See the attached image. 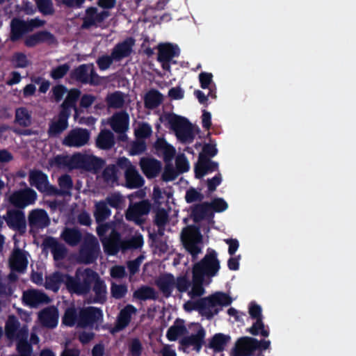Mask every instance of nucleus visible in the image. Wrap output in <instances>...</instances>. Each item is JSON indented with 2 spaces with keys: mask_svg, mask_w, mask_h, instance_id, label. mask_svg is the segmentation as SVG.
<instances>
[{
  "mask_svg": "<svg viewBox=\"0 0 356 356\" xmlns=\"http://www.w3.org/2000/svg\"><path fill=\"white\" fill-rule=\"evenodd\" d=\"M168 122L177 138L183 143H191L197 132V129L184 118L175 115H170Z\"/></svg>",
  "mask_w": 356,
  "mask_h": 356,
  "instance_id": "obj_6",
  "label": "nucleus"
},
{
  "mask_svg": "<svg viewBox=\"0 0 356 356\" xmlns=\"http://www.w3.org/2000/svg\"><path fill=\"white\" fill-rule=\"evenodd\" d=\"M169 196L170 193L163 192L159 187H154L152 198L155 204L161 205L163 202L165 197H169Z\"/></svg>",
  "mask_w": 356,
  "mask_h": 356,
  "instance_id": "obj_61",
  "label": "nucleus"
},
{
  "mask_svg": "<svg viewBox=\"0 0 356 356\" xmlns=\"http://www.w3.org/2000/svg\"><path fill=\"white\" fill-rule=\"evenodd\" d=\"M58 311L55 307H48L38 313L40 323L44 327L54 328L58 324Z\"/></svg>",
  "mask_w": 356,
  "mask_h": 356,
  "instance_id": "obj_22",
  "label": "nucleus"
},
{
  "mask_svg": "<svg viewBox=\"0 0 356 356\" xmlns=\"http://www.w3.org/2000/svg\"><path fill=\"white\" fill-rule=\"evenodd\" d=\"M176 168L179 174L188 170V163L184 155L177 156L176 159Z\"/></svg>",
  "mask_w": 356,
  "mask_h": 356,
  "instance_id": "obj_64",
  "label": "nucleus"
},
{
  "mask_svg": "<svg viewBox=\"0 0 356 356\" xmlns=\"http://www.w3.org/2000/svg\"><path fill=\"white\" fill-rule=\"evenodd\" d=\"M129 115L124 111L115 113L108 120V124L116 133L127 131L129 129Z\"/></svg>",
  "mask_w": 356,
  "mask_h": 356,
  "instance_id": "obj_20",
  "label": "nucleus"
},
{
  "mask_svg": "<svg viewBox=\"0 0 356 356\" xmlns=\"http://www.w3.org/2000/svg\"><path fill=\"white\" fill-rule=\"evenodd\" d=\"M102 317L101 311L97 308L89 307L80 310L77 325L80 327H86L92 325Z\"/></svg>",
  "mask_w": 356,
  "mask_h": 356,
  "instance_id": "obj_16",
  "label": "nucleus"
},
{
  "mask_svg": "<svg viewBox=\"0 0 356 356\" xmlns=\"http://www.w3.org/2000/svg\"><path fill=\"white\" fill-rule=\"evenodd\" d=\"M118 165L124 170L126 186L130 188L141 187L144 179L136 168L125 157L120 158L117 161Z\"/></svg>",
  "mask_w": 356,
  "mask_h": 356,
  "instance_id": "obj_9",
  "label": "nucleus"
},
{
  "mask_svg": "<svg viewBox=\"0 0 356 356\" xmlns=\"http://www.w3.org/2000/svg\"><path fill=\"white\" fill-rule=\"evenodd\" d=\"M134 44L135 40L131 38H127L123 42L118 43L112 50L113 58L115 61H119L128 57L132 51Z\"/></svg>",
  "mask_w": 356,
  "mask_h": 356,
  "instance_id": "obj_25",
  "label": "nucleus"
},
{
  "mask_svg": "<svg viewBox=\"0 0 356 356\" xmlns=\"http://www.w3.org/2000/svg\"><path fill=\"white\" fill-rule=\"evenodd\" d=\"M152 209V204L149 200H143L136 202H130L125 211L124 216L127 220L141 226L147 220V216Z\"/></svg>",
  "mask_w": 356,
  "mask_h": 356,
  "instance_id": "obj_7",
  "label": "nucleus"
},
{
  "mask_svg": "<svg viewBox=\"0 0 356 356\" xmlns=\"http://www.w3.org/2000/svg\"><path fill=\"white\" fill-rule=\"evenodd\" d=\"M151 127L147 124H140L135 130V135L138 139H142L150 136Z\"/></svg>",
  "mask_w": 356,
  "mask_h": 356,
  "instance_id": "obj_60",
  "label": "nucleus"
},
{
  "mask_svg": "<svg viewBox=\"0 0 356 356\" xmlns=\"http://www.w3.org/2000/svg\"><path fill=\"white\" fill-rule=\"evenodd\" d=\"M204 331L200 328L195 334L184 337L181 339V343L185 346H193L197 351H199L203 343Z\"/></svg>",
  "mask_w": 356,
  "mask_h": 356,
  "instance_id": "obj_39",
  "label": "nucleus"
},
{
  "mask_svg": "<svg viewBox=\"0 0 356 356\" xmlns=\"http://www.w3.org/2000/svg\"><path fill=\"white\" fill-rule=\"evenodd\" d=\"M137 309L131 305H127L122 309L118 318L115 330L119 331L127 327L131 321V316L136 314Z\"/></svg>",
  "mask_w": 356,
  "mask_h": 356,
  "instance_id": "obj_30",
  "label": "nucleus"
},
{
  "mask_svg": "<svg viewBox=\"0 0 356 356\" xmlns=\"http://www.w3.org/2000/svg\"><path fill=\"white\" fill-rule=\"evenodd\" d=\"M231 302L232 298L229 296L222 292H216L200 300V304L202 307V314L207 318H210L218 313L216 307L227 306Z\"/></svg>",
  "mask_w": 356,
  "mask_h": 356,
  "instance_id": "obj_8",
  "label": "nucleus"
},
{
  "mask_svg": "<svg viewBox=\"0 0 356 356\" xmlns=\"http://www.w3.org/2000/svg\"><path fill=\"white\" fill-rule=\"evenodd\" d=\"M249 314L252 318L257 321L250 328V332L253 335L261 334L264 337H267L269 334L268 331L265 329L261 318V309L260 306L256 304H252L249 308Z\"/></svg>",
  "mask_w": 356,
  "mask_h": 356,
  "instance_id": "obj_14",
  "label": "nucleus"
},
{
  "mask_svg": "<svg viewBox=\"0 0 356 356\" xmlns=\"http://www.w3.org/2000/svg\"><path fill=\"white\" fill-rule=\"evenodd\" d=\"M101 241L105 252L108 254H116L120 250H122V241L120 234L115 230H112L108 236L102 238Z\"/></svg>",
  "mask_w": 356,
  "mask_h": 356,
  "instance_id": "obj_17",
  "label": "nucleus"
},
{
  "mask_svg": "<svg viewBox=\"0 0 356 356\" xmlns=\"http://www.w3.org/2000/svg\"><path fill=\"white\" fill-rule=\"evenodd\" d=\"M127 286L125 284H111V293L115 299L122 298L127 294Z\"/></svg>",
  "mask_w": 356,
  "mask_h": 356,
  "instance_id": "obj_56",
  "label": "nucleus"
},
{
  "mask_svg": "<svg viewBox=\"0 0 356 356\" xmlns=\"http://www.w3.org/2000/svg\"><path fill=\"white\" fill-rule=\"evenodd\" d=\"M54 163L60 168L68 169L83 168L88 171H97L104 164V161L93 155L75 154L72 156H58Z\"/></svg>",
  "mask_w": 356,
  "mask_h": 356,
  "instance_id": "obj_2",
  "label": "nucleus"
},
{
  "mask_svg": "<svg viewBox=\"0 0 356 356\" xmlns=\"http://www.w3.org/2000/svg\"><path fill=\"white\" fill-rule=\"evenodd\" d=\"M179 49L170 44H162L159 46L158 60L159 61H170L178 54Z\"/></svg>",
  "mask_w": 356,
  "mask_h": 356,
  "instance_id": "obj_36",
  "label": "nucleus"
},
{
  "mask_svg": "<svg viewBox=\"0 0 356 356\" xmlns=\"http://www.w3.org/2000/svg\"><path fill=\"white\" fill-rule=\"evenodd\" d=\"M156 285L165 297H169L172 290L177 289L179 293L187 292L191 289L192 282L186 275L175 277L171 274L159 276L155 281Z\"/></svg>",
  "mask_w": 356,
  "mask_h": 356,
  "instance_id": "obj_4",
  "label": "nucleus"
},
{
  "mask_svg": "<svg viewBox=\"0 0 356 356\" xmlns=\"http://www.w3.org/2000/svg\"><path fill=\"white\" fill-rule=\"evenodd\" d=\"M122 250L125 251L129 249H136L140 248L143 244V236L137 234L131 237L130 239L122 241Z\"/></svg>",
  "mask_w": 356,
  "mask_h": 356,
  "instance_id": "obj_47",
  "label": "nucleus"
},
{
  "mask_svg": "<svg viewBox=\"0 0 356 356\" xmlns=\"http://www.w3.org/2000/svg\"><path fill=\"white\" fill-rule=\"evenodd\" d=\"M61 237L68 245L75 246L80 242L81 234L76 229L65 228L61 234Z\"/></svg>",
  "mask_w": 356,
  "mask_h": 356,
  "instance_id": "obj_43",
  "label": "nucleus"
},
{
  "mask_svg": "<svg viewBox=\"0 0 356 356\" xmlns=\"http://www.w3.org/2000/svg\"><path fill=\"white\" fill-rule=\"evenodd\" d=\"M154 222L159 228L164 227L169 222V216L164 209H158L155 211Z\"/></svg>",
  "mask_w": 356,
  "mask_h": 356,
  "instance_id": "obj_50",
  "label": "nucleus"
},
{
  "mask_svg": "<svg viewBox=\"0 0 356 356\" xmlns=\"http://www.w3.org/2000/svg\"><path fill=\"white\" fill-rule=\"evenodd\" d=\"M93 284V291L95 294V301L103 303L106 298V286L104 282L101 279L98 275Z\"/></svg>",
  "mask_w": 356,
  "mask_h": 356,
  "instance_id": "obj_38",
  "label": "nucleus"
},
{
  "mask_svg": "<svg viewBox=\"0 0 356 356\" xmlns=\"http://www.w3.org/2000/svg\"><path fill=\"white\" fill-rule=\"evenodd\" d=\"M96 144L97 146L100 149H111L115 144L113 134L108 130L102 131L96 139Z\"/></svg>",
  "mask_w": 356,
  "mask_h": 356,
  "instance_id": "obj_34",
  "label": "nucleus"
},
{
  "mask_svg": "<svg viewBox=\"0 0 356 356\" xmlns=\"http://www.w3.org/2000/svg\"><path fill=\"white\" fill-rule=\"evenodd\" d=\"M126 95L119 91L108 94L106 96V102L109 108H120L125 103Z\"/></svg>",
  "mask_w": 356,
  "mask_h": 356,
  "instance_id": "obj_40",
  "label": "nucleus"
},
{
  "mask_svg": "<svg viewBox=\"0 0 356 356\" xmlns=\"http://www.w3.org/2000/svg\"><path fill=\"white\" fill-rule=\"evenodd\" d=\"M29 225L32 229H38L47 227L50 222L47 212L43 209H35L29 215Z\"/></svg>",
  "mask_w": 356,
  "mask_h": 356,
  "instance_id": "obj_23",
  "label": "nucleus"
},
{
  "mask_svg": "<svg viewBox=\"0 0 356 356\" xmlns=\"http://www.w3.org/2000/svg\"><path fill=\"white\" fill-rule=\"evenodd\" d=\"M10 28V40L13 41L19 40L24 33L29 32L26 21L17 18H14L11 21Z\"/></svg>",
  "mask_w": 356,
  "mask_h": 356,
  "instance_id": "obj_31",
  "label": "nucleus"
},
{
  "mask_svg": "<svg viewBox=\"0 0 356 356\" xmlns=\"http://www.w3.org/2000/svg\"><path fill=\"white\" fill-rule=\"evenodd\" d=\"M70 113L67 111H61L57 118L51 122L48 133L50 136H56L68 127L67 119Z\"/></svg>",
  "mask_w": 356,
  "mask_h": 356,
  "instance_id": "obj_27",
  "label": "nucleus"
},
{
  "mask_svg": "<svg viewBox=\"0 0 356 356\" xmlns=\"http://www.w3.org/2000/svg\"><path fill=\"white\" fill-rule=\"evenodd\" d=\"M217 166V163H213L206 158H203L202 154H200V160L195 167L196 177L200 178L207 172L216 170Z\"/></svg>",
  "mask_w": 356,
  "mask_h": 356,
  "instance_id": "obj_35",
  "label": "nucleus"
},
{
  "mask_svg": "<svg viewBox=\"0 0 356 356\" xmlns=\"http://www.w3.org/2000/svg\"><path fill=\"white\" fill-rule=\"evenodd\" d=\"M13 61L15 67H26L30 62L26 56L22 53H17L13 56Z\"/></svg>",
  "mask_w": 356,
  "mask_h": 356,
  "instance_id": "obj_63",
  "label": "nucleus"
},
{
  "mask_svg": "<svg viewBox=\"0 0 356 356\" xmlns=\"http://www.w3.org/2000/svg\"><path fill=\"white\" fill-rule=\"evenodd\" d=\"M6 334L10 339H17L28 337V329L26 326L19 327L18 320L13 316H10L6 323Z\"/></svg>",
  "mask_w": 356,
  "mask_h": 356,
  "instance_id": "obj_13",
  "label": "nucleus"
},
{
  "mask_svg": "<svg viewBox=\"0 0 356 356\" xmlns=\"http://www.w3.org/2000/svg\"><path fill=\"white\" fill-rule=\"evenodd\" d=\"M44 245L46 249L50 250L56 261L63 259L66 255L67 251L65 247L53 238H47L45 239Z\"/></svg>",
  "mask_w": 356,
  "mask_h": 356,
  "instance_id": "obj_29",
  "label": "nucleus"
},
{
  "mask_svg": "<svg viewBox=\"0 0 356 356\" xmlns=\"http://www.w3.org/2000/svg\"><path fill=\"white\" fill-rule=\"evenodd\" d=\"M98 275L89 268H78L74 277L69 276L67 289L79 295H86L90 291L91 286Z\"/></svg>",
  "mask_w": 356,
  "mask_h": 356,
  "instance_id": "obj_3",
  "label": "nucleus"
},
{
  "mask_svg": "<svg viewBox=\"0 0 356 356\" xmlns=\"http://www.w3.org/2000/svg\"><path fill=\"white\" fill-rule=\"evenodd\" d=\"M78 316H76V311L74 308H68L66 309L63 318V323L67 326H72L77 323Z\"/></svg>",
  "mask_w": 356,
  "mask_h": 356,
  "instance_id": "obj_57",
  "label": "nucleus"
},
{
  "mask_svg": "<svg viewBox=\"0 0 356 356\" xmlns=\"http://www.w3.org/2000/svg\"><path fill=\"white\" fill-rule=\"evenodd\" d=\"M229 337L222 334H216L213 337L210 343V346L216 350L220 351L223 349L224 346L229 341Z\"/></svg>",
  "mask_w": 356,
  "mask_h": 356,
  "instance_id": "obj_51",
  "label": "nucleus"
},
{
  "mask_svg": "<svg viewBox=\"0 0 356 356\" xmlns=\"http://www.w3.org/2000/svg\"><path fill=\"white\" fill-rule=\"evenodd\" d=\"M22 300L26 305L36 307L40 304L49 302L50 298L45 293L38 290L29 289L24 291Z\"/></svg>",
  "mask_w": 356,
  "mask_h": 356,
  "instance_id": "obj_19",
  "label": "nucleus"
},
{
  "mask_svg": "<svg viewBox=\"0 0 356 356\" xmlns=\"http://www.w3.org/2000/svg\"><path fill=\"white\" fill-rule=\"evenodd\" d=\"M68 278L69 276L67 275L56 272L47 277L44 286L48 289L57 291L62 283H65L67 288Z\"/></svg>",
  "mask_w": 356,
  "mask_h": 356,
  "instance_id": "obj_32",
  "label": "nucleus"
},
{
  "mask_svg": "<svg viewBox=\"0 0 356 356\" xmlns=\"http://www.w3.org/2000/svg\"><path fill=\"white\" fill-rule=\"evenodd\" d=\"M80 95V92L76 89H72L67 92V95L62 104V111H67L69 108L74 106L75 102Z\"/></svg>",
  "mask_w": 356,
  "mask_h": 356,
  "instance_id": "obj_52",
  "label": "nucleus"
},
{
  "mask_svg": "<svg viewBox=\"0 0 356 356\" xmlns=\"http://www.w3.org/2000/svg\"><path fill=\"white\" fill-rule=\"evenodd\" d=\"M58 185L60 188H56V192H51V195H70L73 184L71 177L65 175L59 177Z\"/></svg>",
  "mask_w": 356,
  "mask_h": 356,
  "instance_id": "obj_44",
  "label": "nucleus"
},
{
  "mask_svg": "<svg viewBox=\"0 0 356 356\" xmlns=\"http://www.w3.org/2000/svg\"><path fill=\"white\" fill-rule=\"evenodd\" d=\"M94 216L97 222H101L107 219L111 215V210L105 201H99L95 203Z\"/></svg>",
  "mask_w": 356,
  "mask_h": 356,
  "instance_id": "obj_41",
  "label": "nucleus"
},
{
  "mask_svg": "<svg viewBox=\"0 0 356 356\" xmlns=\"http://www.w3.org/2000/svg\"><path fill=\"white\" fill-rule=\"evenodd\" d=\"M140 166L148 178L157 176L161 169V163L152 158H142L140 161Z\"/></svg>",
  "mask_w": 356,
  "mask_h": 356,
  "instance_id": "obj_28",
  "label": "nucleus"
},
{
  "mask_svg": "<svg viewBox=\"0 0 356 356\" xmlns=\"http://www.w3.org/2000/svg\"><path fill=\"white\" fill-rule=\"evenodd\" d=\"M73 78L83 83H94L96 74L92 65H82L72 72Z\"/></svg>",
  "mask_w": 356,
  "mask_h": 356,
  "instance_id": "obj_26",
  "label": "nucleus"
},
{
  "mask_svg": "<svg viewBox=\"0 0 356 356\" xmlns=\"http://www.w3.org/2000/svg\"><path fill=\"white\" fill-rule=\"evenodd\" d=\"M180 238L184 248L193 259H196L202 246V236L199 229L194 226H188L182 229Z\"/></svg>",
  "mask_w": 356,
  "mask_h": 356,
  "instance_id": "obj_5",
  "label": "nucleus"
},
{
  "mask_svg": "<svg viewBox=\"0 0 356 356\" xmlns=\"http://www.w3.org/2000/svg\"><path fill=\"white\" fill-rule=\"evenodd\" d=\"M37 198L35 191L27 188L14 192L10 197L9 201L14 206L19 208H24L29 204H33Z\"/></svg>",
  "mask_w": 356,
  "mask_h": 356,
  "instance_id": "obj_12",
  "label": "nucleus"
},
{
  "mask_svg": "<svg viewBox=\"0 0 356 356\" xmlns=\"http://www.w3.org/2000/svg\"><path fill=\"white\" fill-rule=\"evenodd\" d=\"M227 204L221 198H216L211 203L204 202L195 207L194 212L199 217H203L211 209L217 212L225 211Z\"/></svg>",
  "mask_w": 356,
  "mask_h": 356,
  "instance_id": "obj_21",
  "label": "nucleus"
},
{
  "mask_svg": "<svg viewBox=\"0 0 356 356\" xmlns=\"http://www.w3.org/2000/svg\"><path fill=\"white\" fill-rule=\"evenodd\" d=\"M179 174L178 171L173 166L167 165L162 175V179L165 181H172L176 179Z\"/></svg>",
  "mask_w": 356,
  "mask_h": 356,
  "instance_id": "obj_62",
  "label": "nucleus"
},
{
  "mask_svg": "<svg viewBox=\"0 0 356 356\" xmlns=\"http://www.w3.org/2000/svg\"><path fill=\"white\" fill-rule=\"evenodd\" d=\"M29 181L31 186L37 188L41 192L51 195V192H56V188L49 185L47 177L40 170H32L29 172Z\"/></svg>",
  "mask_w": 356,
  "mask_h": 356,
  "instance_id": "obj_15",
  "label": "nucleus"
},
{
  "mask_svg": "<svg viewBox=\"0 0 356 356\" xmlns=\"http://www.w3.org/2000/svg\"><path fill=\"white\" fill-rule=\"evenodd\" d=\"M220 269V261L216 252L211 250L203 259L195 263L192 269V286L188 291L191 298L200 297L205 293L204 284H209L211 277H214Z\"/></svg>",
  "mask_w": 356,
  "mask_h": 356,
  "instance_id": "obj_1",
  "label": "nucleus"
},
{
  "mask_svg": "<svg viewBox=\"0 0 356 356\" xmlns=\"http://www.w3.org/2000/svg\"><path fill=\"white\" fill-rule=\"evenodd\" d=\"M102 177L107 184H113L117 180V173L114 165L107 166L103 171Z\"/></svg>",
  "mask_w": 356,
  "mask_h": 356,
  "instance_id": "obj_53",
  "label": "nucleus"
},
{
  "mask_svg": "<svg viewBox=\"0 0 356 356\" xmlns=\"http://www.w3.org/2000/svg\"><path fill=\"white\" fill-rule=\"evenodd\" d=\"M17 350L20 353V356H30L31 346L27 342V338L17 339Z\"/></svg>",
  "mask_w": 356,
  "mask_h": 356,
  "instance_id": "obj_59",
  "label": "nucleus"
},
{
  "mask_svg": "<svg viewBox=\"0 0 356 356\" xmlns=\"http://www.w3.org/2000/svg\"><path fill=\"white\" fill-rule=\"evenodd\" d=\"M99 251L81 247L79 257V261L84 264H91L97 258Z\"/></svg>",
  "mask_w": 356,
  "mask_h": 356,
  "instance_id": "obj_46",
  "label": "nucleus"
},
{
  "mask_svg": "<svg viewBox=\"0 0 356 356\" xmlns=\"http://www.w3.org/2000/svg\"><path fill=\"white\" fill-rule=\"evenodd\" d=\"M39 10L43 15H53L54 9L51 0H36Z\"/></svg>",
  "mask_w": 356,
  "mask_h": 356,
  "instance_id": "obj_55",
  "label": "nucleus"
},
{
  "mask_svg": "<svg viewBox=\"0 0 356 356\" xmlns=\"http://www.w3.org/2000/svg\"><path fill=\"white\" fill-rule=\"evenodd\" d=\"M257 340L244 337L238 339L232 350V356H250L257 350Z\"/></svg>",
  "mask_w": 356,
  "mask_h": 356,
  "instance_id": "obj_11",
  "label": "nucleus"
},
{
  "mask_svg": "<svg viewBox=\"0 0 356 356\" xmlns=\"http://www.w3.org/2000/svg\"><path fill=\"white\" fill-rule=\"evenodd\" d=\"M105 202L108 204L111 207L121 209L124 205V198L119 193H112L106 197Z\"/></svg>",
  "mask_w": 356,
  "mask_h": 356,
  "instance_id": "obj_49",
  "label": "nucleus"
},
{
  "mask_svg": "<svg viewBox=\"0 0 356 356\" xmlns=\"http://www.w3.org/2000/svg\"><path fill=\"white\" fill-rule=\"evenodd\" d=\"M5 220L9 227L24 232L26 229V220L22 211L18 210L10 211L7 213Z\"/></svg>",
  "mask_w": 356,
  "mask_h": 356,
  "instance_id": "obj_24",
  "label": "nucleus"
},
{
  "mask_svg": "<svg viewBox=\"0 0 356 356\" xmlns=\"http://www.w3.org/2000/svg\"><path fill=\"white\" fill-rule=\"evenodd\" d=\"M186 332V328L181 323H177L171 326L167 333V337L170 341H175Z\"/></svg>",
  "mask_w": 356,
  "mask_h": 356,
  "instance_id": "obj_48",
  "label": "nucleus"
},
{
  "mask_svg": "<svg viewBox=\"0 0 356 356\" xmlns=\"http://www.w3.org/2000/svg\"><path fill=\"white\" fill-rule=\"evenodd\" d=\"M163 101V95L156 90H151L145 96V106L148 108L157 107Z\"/></svg>",
  "mask_w": 356,
  "mask_h": 356,
  "instance_id": "obj_45",
  "label": "nucleus"
},
{
  "mask_svg": "<svg viewBox=\"0 0 356 356\" xmlns=\"http://www.w3.org/2000/svg\"><path fill=\"white\" fill-rule=\"evenodd\" d=\"M157 296L158 293L156 290L149 286H142L133 293V298L140 300H155Z\"/></svg>",
  "mask_w": 356,
  "mask_h": 356,
  "instance_id": "obj_37",
  "label": "nucleus"
},
{
  "mask_svg": "<svg viewBox=\"0 0 356 356\" xmlns=\"http://www.w3.org/2000/svg\"><path fill=\"white\" fill-rule=\"evenodd\" d=\"M104 19L102 14L97 13V9L90 8L86 11V15L83 19L82 24L83 28L88 29L91 26L96 24V23L101 22Z\"/></svg>",
  "mask_w": 356,
  "mask_h": 356,
  "instance_id": "obj_42",
  "label": "nucleus"
},
{
  "mask_svg": "<svg viewBox=\"0 0 356 356\" xmlns=\"http://www.w3.org/2000/svg\"><path fill=\"white\" fill-rule=\"evenodd\" d=\"M83 248H86L90 250H100L99 245L97 239L93 235L87 234L84 236Z\"/></svg>",
  "mask_w": 356,
  "mask_h": 356,
  "instance_id": "obj_58",
  "label": "nucleus"
},
{
  "mask_svg": "<svg viewBox=\"0 0 356 356\" xmlns=\"http://www.w3.org/2000/svg\"><path fill=\"white\" fill-rule=\"evenodd\" d=\"M27 253L16 248L12 252L9 258V265L13 270L22 273L28 265Z\"/></svg>",
  "mask_w": 356,
  "mask_h": 356,
  "instance_id": "obj_18",
  "label": "nucleus"
},
{
  "mask_svg": "<svg viewBox=\"0 0 356 356\" xmlns=\"http://www.w3.org/2000/svg\"><path fill=\"white\" fill-rule=\"evenodd\" d=\"M90 132L82 128H76L70 131L63 138V145L70 147H80L88 144L90 140Z\"/></svg>",
  "mask_w": 356,
  "mask_h": 356,
  "instance_id": "obj_10",
  "label": "nucleus"
},
{
  "mask_svg": "<svg viewBox=\"0 0 356 356\" xmlns=\"http://www.w3.org/2000/svg\"><path fill=\"white\" fill-rule=\"evenodd\" d=\"M156 147L163 152L165 159L170 160L174 156L175 149L164 140L159 139L156 142Z\"/></svg>",
  "mask_w": 356,
  "mask_h": 356,
  "instance_id": "obj_54",
  "label": "nucleus"
},
{
  "mask_svg": "<svg viewBox=\"0 0 356 356\" xmlns=\"http://www.w3.org/2000/svg\"><path fill=\"white\" fill-rule=\"evenodd\" d=\"M14 122L22 127L31 126L32 124L31 112L25 107L16 108Z\"/></svg>",
  "mask_w": 356,
  "mask_h": 356,
  "instance_id": "obj_33",
  "label": "nucleus"
}]
</instances>
